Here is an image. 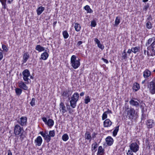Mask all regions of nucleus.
<instances>
[{
  "instance_id": "f257e3e1",
  "label": "nucleus",
  "mask_w": 155,
  "mask_h": 155,
  "mask_svg": "<svg viewBox=\"0 0 155 155\" xmlns=\"http://www.w3.org/2000/svg\"><path fill=\"white\" fill-rule=\"evenodd\" d=\"M135 100H137V99L134 98ZM137 101H135L133 99H131L129 101L130 104L133 106H134L136 107H139L140 104V107L142 109V115L143 116L144 115V108L145 106V104L143 103L142 101H140V100H137Z\"/></svg>"
},
{
  "instance_id": "f03ea898",
  "label": "nucleus",
  "mask_w": 155,
  "mask_h": 155,
  "mask_svg": "<svg viewBox=\"0 0 155 155\" xmlns=\"http://www.w3.org/2000/svg\"><path fill=\"white\" fill-rule=\"evenodd\" d=\"M127 115L129 119L131 120H135L138 116L137 113L136 112L134 109L132 108H130L127 111Z\"/></svg>"
},
{
  "instance_id": "7ed1b4c3",
  "label": "nucleus",
  "mask_w": 155,
  "mask_h": 155,
  "mask_svg": "<svg viewBox=\"0 0 155 155\" xmlns=\"http://www.w3.org/2000/svg\"><path fill=\"white\" fill-rule=\"evenodd\" d=\"M79 97V94L77 92L74 93L71 97V100L70 101L71 107L74 108L76 106V103L78 101Z\"/></svg>"
},
{
  "instance_id": "20e7f679",
  "label": "nucleus",
  "mask_w": 155,
  "mask_h": 155,
  "mask_svg": "<svg viewBox=\"0 0 155 155\" xmlns=\"http://www.w3.org/2000/svg\"><path fill=\"white\" fill-rule=\"evenodd\" d=\"M71 64L72 66L74 68H78L80 65L79 60H76V58L75 55H72L71 59Z\"/></svg>"
},
{
  "instance_id": "39448f33",
  "label": "nucleus",
  "mask_w": 155,
  "mask_h": 155,
  "mask_svg": "<svg viewBox=\"0 0 155 155\" xmlns=\"http://www.w3.org/2000/svg\"><path fill=\"white\" fill-rule=\"evenodd\" d=\"M23 75V79L25 81V83L28 84L31 82V80L28 77L30 76V73L29 71L27 69L24 70L22 73Z\"/></svg>"
},
{
  "instance_id": "423d86ee",
  "label": "nucleus",
  "mask_w": 155,
  "mask_h": 155,
  "mask_svg": "<svg viewBox=\"0 0 155 155\" xmlns=\"http://www.w3.org/2000/svg\"><path fill=\"white\" fill-rule=\"evenodd\" d=\"M148 51H147V55H149V51L150 52L152 56H155V40L151 44L147 47Z\"/></svg>"
},
{
  "instance_id": "0eeeda50",
  "label": "nucleus",
  "mask_w": 155,
  "mask_h": 155,
  "mask_svg": "<svg viewBox=\"0 0 155 155\" xmlns=\"http://www.w3.org/2000/svg\"><path fill=\"white\" fill-rule=\"evenodd\" d=\"M148 88L149 92L151 94H155V78L150 82Z\"/></svg>"
},
{
  "instance_id": "6e6552de",
  "label": "nucleus",
  "mask_w": 155,
  "mask_h": 155,
  "mask_svg": "<svg viewBox=\"0 0 155 155\" xmlns=\"http://www.w3.org/2000/svg\"><path fill=\"white\" fill-rule=\"evenodd\" d=\"M130 150L134 153L137 152L139 149V146L136 143H131L129 146Z\"/></svg>"
},
{
  "instance_id": "1a4fd4ad",
  "label": "nucleus",
  "mask_w": 155,
  "mask_h": 155,
  "mask_svg": "<svg viewBox=\"0 0 155 155\" xmlns=\"http://www.w3.org/2000/svg\"><path fill=\"white\" fill-rule=\"evenodd\" d=\"M27 118L26 117H22L17 120V122L22 126H25L26 124Z\"/></svg>"
},
{
  "instance_id": "9d476101",
  "label": "nucleus",
  "mask_w": 155,
  "mask_h": 155,
  "mask_svg": "<svg viewBox=\"0 0 155 155\" xmlns=\"http://www.w3.org/2000/svg\"><path fill=\"white\" fill-rule=\"evenodd\" d=\"M22 128L18 124L16 125L14 127V133L16 135H18L20 134H21Z\"/></svg>"
},
{
  "instance_id": "9b49d317",
  "label": "nucleus",
  "mask_w": 155,
  "mask_h": 155,
  "mask_svg": "<svg viewBox=\"0 0 155 155\" xmlns=\"http://www.w3.org/2000/svg\"><path fill=\"white\" fill-rule=\"evenodd\" d=\"M72 91L70 89H68L63 92L62 96L66 97H69L72 94Z\"/></svg>"
},
{
  "instance_id": "f8f14e48",
  "label": "nucleus",
  "mask_w": 155,
  "mask_h": 155,
  "mask_svg": "<svg viewBox=\"0 0 155 155\" xmlns=\"http://www.w3.org/2000/svg\"><path fill=\"white\" fill-rule=\"evenodd\" d=\"M42 142V139L41 136H38L35 140V143L36 145L40 146L41 145Z\"/></svg>"
},
{
  "instance_id": "ddd939ff",
  "label": "nucleus",
  "mask_w": 155,
  "mask_h": 155,
  "mask_svg": "<svg viewBox=\"0 0 155 155\" xmlns=\"http://www.w3.org/2000/svg\"><path fill=\"white\" fill-rule=\"evenodd\" d=\"M18 86L21 88L22 89L25 90H27L28 89V87L24 82L21 81L18 83Z\"/></svg>"
},
{
  "instance_id": "4468645a",
  "label": "nucleus",
  "mask_w": 155,
  "mask_h": 155,
  "mask_svg": "<svg viewBox=\"0 0 155 155\" xmlns=\"http://www.w3.org/2000/svg\"><path fill=\"white\" fill-rule=\"evenodd\" d=\"M146 124L148 128H151L153 127L154 126V123L153 120H149L147 121Z\"/></svg>"
},
{
  "instance_id": "2eb2a0df",
  "label": "nucleus",
  "mask_w": 155,
  "mask_h": 155,
  "mask_svg": "<svg viewBox=\"0 0 155 155\" xmlns=\"http://www.w3.org/2000/svg\"><path fill=\"white\" fill-rule=\"evenodd\" d=\"M112 122L109 119H106L104 122V127H110L112 124Z\"/></svg>"
},
{
  "instance_id": "dca6fc26",
  "label": "nucleus",
  "mask_w": 155,
  "mask_h": 155,
  "mask_svg": "<svg viewBox=\"0 0 155 155\" xmlns=\"http://www.w3.org/2000/svg\"><path fill=\"white\" fill-rule=\"evenodd\" d=\"M106 141L107 145L110 146L113 143V139L111 137L109 136L106 138Z\"/></svg>"
},
{
  "instance_id": "f3484780",
  "label": "nucleus",
  "mask_w": 155,
  "mask_h": 155,
  "mask_svg": "<svg viewBox=\"0 0 155 155\" xmlns=\"http://www.w3.org/2000/svg\"><path fill=\"white\" fill-rule=\"evenodd\" d=\"M65 107L63 102H61L60 104V110H62V112L63 114L65 113L67 110L65 109Z\"/></svg>"
},
{
  "instance_id": "a211bd4d",
  "label": "nucleus",
  "mask_w": 155,
  "mask_h": 155,
  "mask_svg": "<svg viewBox=\"0 0 155 155\" xmlns=\"http://www.w3.org/2000/svg\"><path fill=\"white\" fill-rule=\"evenodd\" d=\"M151 74V72L148 69L145 70L143 72V76L145 78H147L150 76Z\"/></svg>"
},
{
  "instance_id": "6ab92c4d",
  "label": "nucleus",
  "mask_w": 155,
  "mask_h": 155,
  "mask_svg": "<svg viewBox=\"0 0 155 155\" xmlns=\"http://www.w3.org/2000/svg\"><path fill=\"white\" fill-rule=\"evenodd\" d=\"M140 88V85L137 83H134L133 86V89L135 90V91H137Z\"/></svg>"
},
{
  "instance_id": "aec40b11",
  "label": "nucleus",
  "mask_w": 155,
  "mask_h": 155,
  "mask_svg": "<svg viewBox=\"0 0 155 155\" xmlns=\"http://www.w3.org/2000/svg\"><path fill=\"white\" fill-rule=\"evenodd\" d=\"M49 56L47 52H45L42 54L41 55V58L45 60H46Z\"/></svg>"
},
{
  "instance_id": "412c9836",
  "label": "nucleus",
  "mask_w": 155,
  "mask_h": 155,
  "mask_svg": "<svg viewBox=\"0 0 155 155\" xmlns=\"http://www.w3.org/2000/svg\"><path fill=\"white\" fill-rule=\"evenodd\" d=\"M29 57V56L28 53H26L24 54L23 56V63H25L28 59Z\"/></svg>"
},
{
  "instance_id": "4be33fe9",
  "label": "nucleus",
  "mask_w": 155,
  "mask_h": 155,
  "mask_svg": "<svg viewBox=\"0 0 155 155\" xmlns=\"http://www.w3.org/2000/svg\"><path fill=\"white\" fill-rule=\"evenodd\" d=\"M104 153V150L101 146L99 147L97 152V155H103Z\"/></svg>"
},
{
  "instance_id": "5701e85b",
  "label": "nucleus",
  "mask_w": 155,
  "mask_h": 155,
  "mask_svg": "<svg viewBox=\"0 0 155 155\" xmlns=\"http://www.w3.org/2000/svg\"><path fill=\"white\" fill-rule=\"evenodd\" d=\"M48 126L50 127H51L54 124V121L52 119H49L46 124Z\"/></svg>"
},
{
  "instance_id": "b1692460",
  "label": "nucleus",
  "mask_w": 155,
  "mask_h": 155,
  "mask_svg": "<svg viewBox=\"0 0 155 155\" xmlns=\"http://www.w3.org/2000/svg\"><path fill=\"white\" fill-rule=\"evenodd\" d=\"M35 49L39 52H41L44 51L45 48L40 45H37L35 48Z\"/></svg>"
},
{
  "instance_id": "393cba45",
  "label": "nucleus",
  "mask_w": 155,
  "mask_h": 155,
  "mask_svg": "<svg viewBox=\"0 0 155 155\" xmlns=\"http://www.w3.org/2000/svg\"><path fill=\"white\" fill-rule=\"evenodd\" d=\"M74 28L75 31L77 32L79 31L81 29V27L80 25L78 23H75Z\"/></svg>"
},
{
  "instance_id": "a878e982",
  "label": "nucleus",
  "mask_w": 155,
  "mask_h": 155,
  "mask_svg": "<svg viewBox=\"0 0 155 155\" xmlns=\"http://www.w3.org/2000/svg\"><path fill=\"white\" fill-rule=\"evenodd\" d=\"M120 17H116L115 21L114 26H117L120 22Z\"/></svg>"
},
{
  "instance_id": "bb28decb",
  "label": "nucleus",
  "mask_w": 155,
  "mask_h": 155,
  "mask_svg": "<svg viewBox=\"0 0 155 155\" xmlns=\"http://www.w3.org/2000/svg\"><path fill=\"white\" fill-rule=\"evenodd\" d=\"M85 137L86 139L87 140L91 139V136L89 132L87 131L85 134Z\"/></svg>"
},
{
  "instance_id": "cd10ccee",
  "label": "nucleus",
  "mask_w": 155,
  "mask_h": 155,
  "mask_svg": "<svg viewBox=\"0 0 155 155\" xmlns=\"http://www.w3.org/2000/svg\"><path fill=\"white\" fill-rule=\"evenodd\" d=\"M69 139V137L68 135L65 134H64L62 136V139L64 141H67Z\"/></svg>"
},
{
  "instance_id": "c85d7f7f",
  "label": "nucleus",
  "mask_w": 155,
  "mask_h": 155,
  "mask_svg": "<svg viewBox=\"0 0 155 155\" xmlns=\"http://www.w3.org/2000/svg\"><path fill=\"white\" fill-rule=\"evenodd\" d=\"M97 143H95L93 144L92 145V148L91 150L92 151L94 152H95L96 151V149L97 148Z\"/></svg>"
},
{
  "instance_id": "c756f323",
  "label": "nucleus",
  "mask_w": 155,
  "mask_h": 155,
  "mask_svg": "<svg viewBox=\"0 0 155 155\" xmlns=\"http://www.w3.org/2000/svg\"><path fill=\"white\" fill-rule=\"evenodd\" d=\"M16 93L17 95H20L22 93V90L20 88H16L15 89Z\"/></svg>"
},
{
  "instance_id": "7c9ffc66",
  "label": "nucleus",
  "mask_w": 155,
  "mask_h": 155,
  "mask_svg": "<svg viewBox=\"0 0 155 155\" xmlns=\"http://www.w3.org/2000/svg\"><path fill=\"white\" fill-rule=\"evenodd\" d=\"M153 40V41L155 40V39L154 38H149L146 43V45L147 47L149 46H148L152 42Z\"/></svg>"
},
{
  "instance_id": "2f4dec72",
  "label": "nucleus",
  "mask_w": 155,
  "mask_h": 155,
  "mask_svg": "<svg viewBox=\"0 0 155 155\" xmlns=\"http://www.w3.org/2000/svg\"><path fill=\"white\" fill-rule=\"evenodd\" d=\"M0 2H1L3 8L4 9L6 8V0H0Z\"/></svg>"
},
{
  "instance_id": "473e14b6",
  "label": "nucleus",
  "mask_w": 155,
  "mask_h": 155,
  "mask_svg": "<svg viewBox=\"0 0 155 155\" xmlns=\"http://www.w3.org/2000/svg\"><path fill=\"white\" fill-rule=\"evenodd\" d=\"M63 35L65 39L67 38L69 36L68 34L66 31H64L63 32Z\"/></svg>"
},
{
  "instance_id": "72a5a7b5",
  "label": "nucleus",
  "mask_w": 155,
  "mask_h": 155,
  "mask_svg": "<svg viewBox=\"0 0 155 155\" xmlns=\"http://www.w3.org/2000/svg\"><path fill=\"white\" fill-rule=\"evenodd\" d=\"M146 25L147 28L148 29H151L152 27L151 23L149 21H148L147 22Z\"/></svg>"
},
{
  "instance_id": "f704fd0d",
  "label": "nucleus",
  "mask_w": 155,
  "mask_h": 155,
  "mask_svg": "<svg viewBox=\"0 0 155 155\" xmlns=\"http://www.w3.org/2000/svg\"><path fill=\"white\" fill-rule=\"evenodd\" d=\"M139 48L137 47L132 48H131V51H132V52L135 54L136 53L139 51Z\"/></svg>"
},
{
  "instance_id": "c9c22d12",
  "label": "nucleus",
  "mask_w": 155,
  "mask_h": 155,
  "mask_svg": "<svg viewBox=\"0 0 155 155\" xmlns=\"http://www.w3.org/2000/svg\"><path fill=\"white\" fill-rule=\"evenodd\" d=\"M55 131L54 130H51L49 132V135L50 137H54L55 136Z\"/></svg>"
},
{
  "instance_id": "e433bc0d",
  "label": "nucleus",
  "mask_w": 155,
  "mask_h": 155,
  "mask_svg": "<svg viewBox=\"0 0 155 155\" xmlns=\"http://www.w3.org/2000/svg\"><path fill=\"white\" fill-rule=\"evenodd\" d=\"M44 139L46 140L47 142H49L51 140V137L49 135H46L45 137H44Z\"/></svg>"
},
{
  "instance_id": "4c0bfd02",
  "label": "nucleus",
  "mask_w": 155,
  "mask_h": 155,
  "mask_svg": "<svg viewBox=\"0 0 155 155\" xmlns=\"http://www.w3.org/2000/svg\"><path fill=\"white\" fill-rule=\"evenodd\" d=\"M2 47L4 51L5 52H7L8 51V49L7 48V46L5 45H2Z\"/></svg>"
},
{
  "instance_id": "58836bf2",
  "label": "nucleus",
  "mask_w": 155,
  "mask_h": 155,
  "mask_svg": "<svg viewBox=\"0 0 155 155\" xmlns=\"http://www.w3.org/2000/svg\"><path fill=\"white\" fill-rule=\"evenodd\" d=\"M90 101V99L89 96H87L86 97L85 99L84 103L86 104H87Z\"/></svg>"
},
{
  "instance_id": "ea45409f",
  "label": "nucleus",
  "mask_w": 155,
  "mask_h": 155,
  "mask_svg": "<svg viewBox=\"0 0 155 155\" xmlns=\"http://www.w3.org/2000/svg\"><path fill=\"white\" fill-rule=\"evenodd\" d=\"M107 112H106V111L104 113L102 116V120H104L107 118Z\"/></svg>"
},
{
  "instance_id": "a19ab883",
  "label": "nucleus",
  "mask_w": 155,
  "mask_h": 155,
  "mask_svg": "<svg viewBox=\"0 0 155 155\" xmlns=\"http://www.w3.org/2000/svg\"><path fill=\"white\" fill-rule=\"evenodd\" d=\"M35 99L33 98L32 99L31 101L30 104L32 106H33L35 105Z\"/></svg>"
},
{
  "instance_id": "79ce46f5",
  "label": "nucleus",
  "mask_w": 155,
  "mask_h": 155,
  "mask_svg": "<svg viewBox=\"0 0 155 155\" xmlns=\"http://www.w3.org/2000/svg\"><path fill=\"white\" fill-rule=\"evenodd\" d=\"M97 24L95 21L94 20L91 21V26L92 27H95L96 25Z\"/></svg>"
},
{
  "instance_id": "37998d69",
  "label": "nucleus",
  "mask_w": 155,
  "mask_h": 155,
  "mask_svg": "<svg viewBox=\"0 0 155 155\" xmlns=\"http://www.w3.org/2000/svg\"><path fill=\"white\" fill-rule=\"evenodd\" d=\"M97 45L98 47L101 49L103 50L104 49V46L102 45V44H101L100 42Z\"/></svg>"
},
{
  "instance_id": "c03bdc74",
  "label": "nucleus",
  "mask_w": 155,
  "mask_h": 155,
  "mask_svg": "<svg viewBox=\"0 0 155 155\" xmlns=\"http://www.w3.org/2000/svg\"><path fill=\"white\" fill-rule=\"evenodd\" d=\"M122 58L123 59H126L127 58V54L125 52V50L124 51V52L122 53Z\"/></svg>"
},
{
  "instance_id": "a18cd8bd",
  "label": "nucleus",
  "mask_w": 155,
  "mask_h": 155,
  "mask_svg": "<svg viewBox=\"0 0 155 155\" xmlns=\"http://www.w3.org/2000/svg\"><path fill=\"white\" fill-rule=\"evenodd\" d=\"M133 151L132 150H128V152L127 153V155H133Z\"/></svg>"
},
{
  "instance_id": "49530a36",
  "label": "nucleus",
  "mask_w": 155,
  "mask_h": 155,
  "mask_svg": "<svg viewBox=\"0 0 155 155\" xmlns=\"http://www.w3.org/2000/svg\"><path fill=\"white\" fill-rule=\"evenodd\" d=\"M85 10H91L89 6L87 5L84 7Z\"/></svg>"
},
{
  "instance_id": "de8ad7c7",
  "label": "nucleus",
  "mask_w": 155,
  "mask_h": 155,
  "mask_svg": "<svg viewBox=\"0 0 155 155\" xmlns=\"http://www.w3.org/2000/svg\"><path fill=\"white\" fill-rule=\"evenodd\" d=\"M43 121L46 124L47 122L48 121L47 120V118L46 117H43L42 118Z\"/></svg>"
},
{
  "instance_id": "09e8293b",
  "label": "nucleus",
  "mask_w": 155,
  "mask_h": 155,
  "mask_svg": "<svg viewBox=\"0 0 155 155\" xmlns=\"http://www.w3.org/2000/svg\"><path fill=\"white\" fill-rule=\"evenodd\" d=\"M40 134L44 138L46 136V135L45 134H44V133L43 131L40 132Z\"/></svg>"
},
{
  "instance_id": "8fccbe9b",
  "label": "nucleus",
  "mask_w": 155,
  "mask_h": 155,
  "mask_svg": "<svg viewBox=\"0 0 155 155\" xmlns=\"http://www.w3.org/2000/svg\"><path fill=\"white\" fill-rule=\"evenodd\" d=\"M147 20H148V21H150L152 20V18L150 15H149L147 19Z\"/></svg>"
},
{
  "instance_id": "3c124183",
  "label": "nucleus",
  "mask_w": 155,
  "mask_h": 155,
  "mask_svg": "<svg viewBox=\"0 0 155 155\" xmlns=\"http://www.w3.org/2000/svg\"><path fill=\"white\" fill-rule=\"evenodd\" d=\"M43 10H37V14L38 15H40L43 12Z\"/></svg>"
},
{
  "instance_id": "603ef678",
  "label": "nucleus",
  "mask_w": 155,
  "mask_h": 155,
  "mask_svg": "<svg viewBox=\"0 0 155 155\" xmlns=\"http://www.w3.org/2000/svg\"><path fill=\"white\" fill-rule=\"evenodd\" d=\"M94 41L97 44L100 42V41L97 38H95L94 39Z\"/></svg>"
},
{
  "instance_id": "864d4df0",
  "label": "nucleus",
  "mask_w": 155,
  "mask_h": 155,
  "mask_svg": "<svg viewBox=\"0 0 155 155\" xmlns=\"http://www.w3.org/2000/svg\"><path fill=\"white\" fill-rule=\"evenodd\" d=\"M3 58L2 52H0V61Z\"/></svg>"
},
{
  "instance_id": "5fc2aeb1",
  "label": "nucleus",
  "mask_w": 155,
  "mask_h": 155,
  "mask_svg": "<svg viewBox=\"0 0 155 155\" xmlns=\"http://www.w3.org/2000/svg\"><path fill=\"white\" fill-rule=\"evenodd\" d=\"M117 132H118L117 131H116L114 130L113 132V135L114 137L116 136L117 135Z\"/></svg>"
},
{
  "instance_id": "6e6d98bb",
  "label": "nucleus",
  "mask_w": 155,
  "mask_h": 155,
  "mask_svg": "<svg viewBox=\"0 0 155 155\" xmlns=\"http://www.w3.org/2000/svg\"><path fill=\"white\" fill-rule=\"evenodd\" d=\"M45 8L44 7H42V6H40L39 7L37 10H44Z\"/></svg>"
},
{
  "instance_id": "4d7b16f0",
  "label": "nucleus",
  "mask_w": 155,
  "mask_h": 155,
  "mask_svg": "<svg viewBox=\"0 0 155 155\" xmlns=\"http://www.w3.org/2000/svg\"><path fill=\"white\" fill-rule=\"evenodd\" d=\"M8 155H12V153L10 150H8Z\"/></svg>"
},
{
  "instance_id": "13d9d810",
  "label": "nucleus",
  "mask_w": 155,
  "mask_h": 155,
  "mask_svg": "<svg viewBox=\"0 0 155 155\" xmlns=\"http://www.w3.org/2000/svg\"><path fill=\"white\" fill-rule=\"evenodd\" d=\"M102 59L106 63V64H107L108 63V61L107 59H105L104 58H102Z\"/></svg>"
},
{
  "instance_id": "bf43d9fd",
  "label": "nucleus",
  "mask_w": 155,
  "mask_h": 155,
  "mask_svg": "<svg viewBox=\"0 0 155 155\" xmlns=\"http://www.w3.org/2000/svg\"><path fill=\"white\" fill-rule=\"evenodd\" d=\"M13 0H6L7 3L10 4L13 1Z\"/></svg>"
},
{
  "instance_id": "052dcab7",
  "label": "nucleus",
  "mask_w": 155,
  "mask_h": 155,
  "mask_svg": "<svg viewBox=\"0 0 155 155\" xmlns=\"http://www.w3.org/2000/svg\"><path fill=\"white\" fill-rule=\"evenodd\" d=\"M82 43V42L81 41H79L78 42L77 45L78 46H79L80 45H81Z\"/></svg>"
},
{
  "instance_id": "680f3d73",
  "label": "nucleus",
  "mask_w": 155,
  "mask_h": 155,
  "mask_svg": "<svg viewBox=\"0 0 155 155\" xmlns=\"http://www.w3.org/2000/svg\"><path fill=\"white\" fill-rule=\"evenodd\" d=\"M119 126L116 127L114 130L116 131H118L119 130Z\"/></svg>"
},
{
  "instance_id": "e2e57ef3",
  "label": "nucleus",
  "mask_w": 155,
  "mask_h": 155,
  "mask_svg": "<svg viewBox=\"0 0 155 155\" xmlns=\"http://www.w3.org/2000/svg\"><path fill=\"white\" fill-rule=\"evenodd\" d=\"M106 112H107V114H108L109 113H110V114L112 113L111 110H109V109H108V110L107 111H106Z\"/></svg>"
},
{
  "instance_id": "0e129e2a",
  "label": "nucleus",
  "mask_w": 155,
  "mask_h": 155,
  "mask_svg": "<svg viewBox=\"0 0 155 155\" xmlns=\"http://www.w3.org/2000/svg\"><path fill=\"white\" fill-rule=\"evenodd\" d=\"M132 52V51H131V49H129L127 51V53H128V54H130L131 52Z\"/></svg>"
},
{
  "instance_id": "69168bd1",
  "label": "nucleus",
  "mask_w": 155,
  "mask_h": 155,
  "mask_svg": "<svg viewBox=\"0 0 155 155\" xmlns=\"http://www.w3.org/2000/svg\"><path fill=\"white\" fill-rule=\"evenodd\" d=\"M93 11L92 10H87V13H91Z\"/></svg>"
},
{
  "instance_id": "338daca9",
  "label": "nucleus",
  "mask_w": 155,
  "mask_h": 155,
  "mask_svg": "<svg viewBox=\"0 0 155 155\" xmlns=\"http://www.w3.org/2000/svg\"><path fill=\"white\" fill-rule=\"evenodd\" d=\"M84 92H81L80 94V95L81 96H82L84 95Z\"/></svg>"
},
{
  "instance_id": "774afa93",
  "label": "nucleus",
  "mask_w": 155,
  "mask_h": 155,
  "mask_svg": "<svg viewBox=\"0 0 155 155\" xmlns=\"http://www.w3.org/2000/svg\"><path fill=\"white\" fill-rule=\"evenodd\" d=\"M56 23H57V21H56L54 22H53V23L54 26L56 24Z\"/></svg>"
}]
</instances>
